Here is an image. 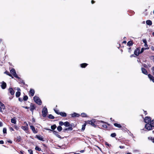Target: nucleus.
I'll use <instances>...</instances> for the list:
<instances>
[{
  "label": "nucleus",
  "instance_id": "f257e3e1",
  "mask_svg": "<svg viewBox=\"0 0 154 154\" xmlns=\"http://www.w3.org/2000/svg\"><path fill=\"white\" fill-rule=\"evenodd\" d=\"M144 121L146 123L145 126L146 129L148 130H151L153 129L154 127V120H151L150 117H145L144 119Z\"/></svg>",
  "mask_w": 154,
  "mask_h": 154
},
{
  "label": "nucleus",
  "instance_id": "f03ea898",
  "mask_svg": "<svg viewBox=\"0 0 154 154\" xmlns=\"http://www.w3.org/2000/svg\"><path fill=\"white\" fill-rule=\"evenodd\" d=\"M97 126H98L100 128L102 129H106L107 128V125L108 126H110V125L108 123L102 121L97 120Z\"/></svg>",
  "mask_w": 154,
  "mask_h": 154
},
{
  "label": "nucleus",
  "instance_id": "7ed1b4c3",
  "mask_svg": "<svg viewBox=\"0 0 154 154\" xmlns=\"http://www.w3.org/2000/svg\"><path fill=\"white\" fill-rule=\"evenodd\" d=\"M97 120L95 119H92L90 121H85V122H86L87 124H89L91 125L94 127H96L97 125Z\"/></svg>",
  "mask_w": 154,
  "mask_h": 154
},
{
  "label": "nucleus",
  "instance_id": "20e7f679",
  "mask_svg": "<svg viewBox=\"0 0 154 154\" xmlns=\"http://www.w3.org/2000/svg\"><path fill=\"white\" fill-rule=\"evenodd\" d=\"M33 100L37 104L39 105H41L42 104V101L38 97L36 96H34L33 97Z\"/></svg>",
  "mask_w": 154,
  "mask_h": 154
},
{
  "label": "nucleus",
  "instance_id": "39448f33",
  "mask_svg": "<svg viewBox=\"0 0 154 154\" xmlns=\"http://www.w3.org/2000/svg\"><path fill=\"white\" fill-rule=\"evenodd\" d=\"M45 129L46 130H47L53 131L54 134L56 135V136L57 137L60 139L62 138L61 136L60 135H59L58 134V132L57 131H52L51 129H50L48 128H45Z\"/></svg>",
  "mask_w": 154,
  "mask_h": 154
},
{
  "label": "nucleus",
  "instance_id": "423d86ee",
  "mask_svg": "<svg viewBox=\"0 0 154 154\" xmlns=\"http://www.w3.org/2000/svg\"><path fill=\"white\" fill-rule=\"evenodd\" d=\"M30 123L29 122V124L30 127V128L31 129L33 133L35 134L37 133L38 132L37 129V128L35 129L34 126L33 125H30Z\"/></svg>",
  "mask_w": 154,
  "mask_h": 154
},
{
  "label": "nucleus",
  "instance_id": "0eeeda50",
  "mask_svg": "<svg viewBox=\"0 0 154 154\" xmlns=\"http://www.w3.org/2000/svg\"><path fill=\"white\" fill-rule=\"evenodd\" d=\"M140 47H139L137 48L134 50V54L136 56H138L140 53Z\"/></svg>",
  "mask_w": 154,
  "mask_h": 154
},
{
  "label": "nucleus",
  "instance_id": "6e6552de",
  "mask_svg": "<svg viewBox=\"0 0 154 154\" xmlns=\"http://www.w3.org/2000/svg\"><path fill=\"white\" fill-rule=\"evenodd\" d=\"M42 115L44 117H46L48 113V110L46 107H44L42 112Z\"/></svg>",
  "mask_w": 154,
  "mask_h": 154
},
{
  "label": "nucleus",
  "instance_id": "1a4fd4ad",
  "mask_svg": "<svg viewBox=\"0 0 154 154\" xmlns=\"http://www.w3.org/2000/svg\"><path fill=\"white\" fill-rule=\"evenodd\" d=\"M10 72L14 77L15 78H18V76L16 74L15 70L14 68L11 69L10 70Z\"/></svg>",
  "mask_w": 154,
  "mask_h": 154
},
{
  "label": "nucleus",
  "instance_id": "9d476101",
  "mask_svg": "<svg viewBox=\"0 0 154 154\" xmlns=\"http://www.w3.org/2000/svg\"><path fill=\"white\" fill-rule=\"evenodd\" d=\"M30 110L31 111L32 113L33 112L34 110L36 108V106L35 105L32 103H31L30 104Z\"/></svg>",
  "mask_w": 154,
  "mask_h": 154
},
{
  "label": "nucleus",
  "instance_id": "9b49d317",
  "mask_svg": "<svg viewBox=\"0 0 154 154\" xmlns=\"http://www.w3.org/2000/svg\"><path fill=\"white\" fill-rule=\"evenodd\" d=\"M72 124H73L72 123L71 124V126H69V127L68 128H65L63 130V132L64 133L68 132L66 131H67L70 130L72 131L73 129V128H72Z\"/></svg>",
  "mask_w": 154,
  "mask_h": 154
},
{
  "label": "nucleus",
  "instance_id": "f8f14e48",
  "mask_svg": "<svg viewBox=\"0 0 154 154\" xmlns=\"http://www.w3.org/2000/svg\"><path fill=\"white\" fill-rule=\"evenodd\" d=\"M24 123L26 124V125L25 126H22L21 128L24 131H27L29 129L28 125L26 122H24Z\"/></svg>",
  "mask_w": 154,
  "mask_h": 154
},
{
  "label": "nucleus",
  "instance_id": "ddd939ff",
  "mask_svg": "<svg viewBox=\"0 0 154 154\" xmlns=\"http://www.w3.org/2000/svg\"><path fill=\"white\" fill-rule=\"evenodd\" d=\"M35 93V91L34 89L31 88L30 89L29 92V96L32 97L33 96L34 94Z\"/></svg>",
  "mask_w": 154,
  "mask_h": 154
},
{
  "label": "nucleus",
  "instance_id": "4468645a",
  "mask_svg": "<svg viewBox=\"0 0 154 154\" xmlns=\"http://www.w3.org/2000/svg\"><path fill=\"white\" fill-rule=\"evenodd\" d=\"M7 86V84L4 81L2 82V85H1V87L2 88V89H5Z\"/></svg>",
  "mask_w": 154,
  "mask_h": 154
},
{
  "label": "nucleus",
  "instance_id": "2eb2a0df",
  "mask_svg": "<svg viewBox=\"0 0 154 154\" xmlns=\"http://www.w3.org/2000/svg\"><path fill=\"white\" fill-rule=\"evenodd\" d=\"M71 115L72 117H78L80 116L79 114L76 112H74L73 113L71 114Z\"/></svg>",
  "mask_w": 154,
  "mask_h": 154
},
{
  "label": "nucleus",
  "instance_id": "dca6fc26",
  "mask_svg": "<svg viewBox=\"0 0 154 154\" xmlns=\"http://www.w3.org/2000/svg\"><path fill=\"white\" fill-rule=\"evenodd\" d=\"M35 137L37 138L38 140H40L42 141H44V140H43V138L41 136L36 135Z\"/></svg>",
  "mask_w": 154,
  "mask_h": 154
},
{
  "label": "nucleus",
  "instance_id": "f3484780",
  "mask_svg": "<svg viewBox=\"0 0 154 154\" xmlns=\"http://www.w3.org/2000/svg\"><path fill=\"white\" fill-rule=\"evenodd\" d=\"M148 76L150 80L154 83V77L150 74H148Z\"/></svg>",
  "mask_w": 154,
  "mask_h": 154
},
{
  "label": "nucleus",
  "instance_id": "a211bd4d",
  "mask_svg": "<svg viewBox=\"0 0 154 154\" xmlns=\"http://www.w3.org/2000/svg\"><path fill=\"white\" fill-rule=\"evenodd\" d=\"M18 79V81L19 82V83L20 84H23V85H24L25 84V82L24 81L21 79L20 77L18 76V78H16Z\"/></svg>",
  "mask_w": 154,
  "mask_h": 154
},
{
  "label": "nucleus",
  "instance_id": "6ab92c4d",
  "mask_svg": "<svg viewBox=\"0 0 154 154\" xmlns=\"http://www.w3.org/2000/svg\"><path fill=\"white\" fill-rule=\"evenodd\" d=\"M16 140V142H19L22 140L21 137L20 136H17L15 138Z\"/></svg>",
  "mask_w": 154,
  "mask_h": 154
},
{
  "label": "nucleus",
  "instance_id": "aec40b11",
  "mask_svg": "<svg viewBox=\"0 0 154 154\" xmlns=\"http://www.w3.org/2000/svg\"><path fill=\"white\" fill-rule=\"evenodd\" d=\"M8 91L11 95H14V91L12 88H9Z\"/></svg>",
  "mask_w": 154,
  "mask_h": 154
},
{
  "label": "nucleus",
  "instance_id": "412c9836",
  "mask_svg": "<svg viewBox=\"0 0 154 154\" xmlns=\"http://www.w3.org/2000/svg\"><path fill=\"white\" fill-rule=\"evenodd\" d=\"M141 70L142 72L144 74L147 75L148 72L144 68H141Z\"/></svg>",
  "mask_w": 154,
  "mask_h": 154
},
{
  "label": "nucleus",
  "instance_id": "4be33fe9",
  "mask_svg": "<svg viewBox=\"0 0 154 154\" xmlns=\"http://www.w3.org/2000/svg\"><path fill=\"white\" fill-rule=\"evenodd\" d=\"M88 65V64L87 63H82L80 65V66L82 68H85Z\"/></svg>",
  "mask_w": 154,
  "mask_h": 154
},
{
  "label": "nucleus",
  "instance_id": "5701e85b",
  "mask_svg": "<svg viewBox=\"0 0 154 154\" xmlns=\"http://www.w3.org/2000/svg\"><path fill=\"white\" fill-rule=\"evenodd\" d=\"M133 44L134 43L133 41L130 40L128 42L127 45H128L129 47H130L132 46Z\"/></svg>",
  "mask_w": 154,
  "mask_h": 154
},
{
  "label": "nucleus",
  "instance_id": "b1692460",
  "mask_svg": "<svg viewBox=\"0 0 154 154\" xmlns=\"http://www.w3.org/2000/svg\"><path fill=\"white\" fill-rule=\"evenodd\" d=\"M59 115L63 117H66V113L65 112H60Z\"/></svg>",
  "mask_w": 154,
  "mask_h": 154
},
{
  "label": "nucleus",
  "instance_id": "393cba45",
  "mask_svg": "<svg viewBox=\"0 0 154 154\" xmlns=\"http://www.w3.org/2000/svg\"><path fill=\"white\" fill-rule=\"evenodd\" d=\"M64 125H65L66 127L71 126V125L68 122H64Z\"/></svg>",
  "mask_w": 154,
  "mask_h": 154
},
{
  "label": "nucleus",
  "instance_id": "a878e982",
  "mask_svg": "<svg viewBox=\"0 0 154 154\" xmlns=\"http://www.w3.org/2000/svg\"><path fill=\"white\" fill-rule=\"evenodd\" d=\"M11 125L14 127L16 130L18 131L19 129V127L17 125L12 124Z\"/></svg>",
  "mask_w": 154,
  "mask_h": 154
},
{
  "label": "nucleus",
  "instance_id": "bb28decb",
  "mask_svg": "<svg viewBox=\"0 0 154 154\" xmlns=\"http://www.w3.org/2000/svg\"><path fill=\"white\" fill-rule=\"evenodd\" d=\"M146 23L149 25H151L152 24V22L150 20H148L146 21Z\"/></svg>",
  "mask_w": 154,
  "mask_h": 154
},
{
  "label": "nucleus",
  "instance_id": "cd10ccee",
  "mask_svg": "<svg viewBox=\"0 0 154 154\" xmlns=\"http://www.w3.org/2000/svg\"><path fill=\"white\" fill-rule=\"evenodd\" d=\"M114 125L116 127H117L118 128H122V126L120 124H118L116 123H115L114 124Z\"/></svg>",
  "mask_w": 154,
  "mask_h": 154
},
{
  "label": "nucleus",
  "instance_id": "c85d7f7f",
  "mask_svg": "<svg viewBox=\"0 0 154 154\" xmlns=\"http://www.w3.org/2000/svg\"><path fill=\"white\" fill-rule=\"evenodd\" d=\"M87 124L86 122H85V123L82 125L81 131H84L85 130V126Z\"/></svg>",
  "mask_w": 154,
  "mask_h": 154
},
{
  "label": "nucleus",
  "instance_id": "c756f323",
  "mask_svg": "<svg viewBox=\"0 0 154 154\" xmlns=\"http://www.w3.org/2000/svg\"><path fill=\"white\" fill-rule=\"evenodd\" d=\"M149 47L146 48H142L141 49V51H140V54L142 53L145 50L148 49H149Z\"/></svg>",
  "mask_w": 154,
  "mask_h": 154
},
{
  "label": "nucleus",
  "instance_id": "7c9ffc66",
  "mask_svg": "<svg viewBox=\"0 0 154 154\" xmlns=\"http://www.w3.org/2000/svg\"><path fill=\"white\" fill-rule=\"evenodd\" d=\"M11 122L12 123L16 124L17 122V121L15 118H13L11 120Z\"/></svg>",
  "mask_w": 154,
  "mask_h": 154
},
{
  "label": "nucleus",
  "instance_id": "2f4dec72",
  "mask_svg": "<svg viewBox=\"0 0 154 154\" xmlns=\"http://www.w3.org/2000/svg\"><path fill=\"white\" fill-rule=\"evenodd\" d=\"M5 73L7 75H9L10 77H12V78H13V77L12 76V75L9 72L6 71L5 72Z\"/></svg>",
  "mask_w": 154,
  "mask_h": 154
},
{
  "label": "nucleus",
  "instance_id": "473e14b6",
  "mask_svg": "<svg viewBox=\"0 0 154 154\" xmlns=\"http://www.w3.org/2000/svg\"><path fill=\"white\" fill-rule=\"evenodd\" d=\"M57 126L55 124H54L53 125H52L51 126V128L53 130H55Z\"/></svg>",
  "mask_w": 154,
  "mask_h": 154
},
{
  "label": "nucleus",
  "instance_id": "72a5a7b5",
  "mask_svg": "<svg viewBox=\"0 0 154 154\" xmlns=\"http://www.w3.org/2000/svg\"><path fill=\"white\" fill-rule=\"evenodd\" d=\"M21 94L20 92L17 91L16 93V96L17 97H20Z\"/></svg>",
  "mask_w": 154,
  "mask_h": 154
},
{
  "label": "nucleus",
  "instance_id": "f704fd0d",
  "mask_svg": "<svg viewBox=\"0 0 154 154\" xmlns=\"http://www.w3.org/2000/svg\"><path fill=\"white\" fill-rule=\"evenodd\" d=\"M81 116L82 117H87V114L84 112L82 113L81 114Z\"/></svg>",
  "mask_w": 154,
  "mask_h": 154
},
{
  "label": "nucleus",
  "instance_id": "c9c22d12",
  "mask_svg": "<svg viewBox=\"0 0 154 154\" xmlns=\"http://www.w3.org/2000/svg\"><path fill=\"white\" fill-rule=\"evenodd\" d=\"M57 130L59 131H61L62 130V128L60 126H59L57 127Z\"/></svg>",
  "mask_w": 154,
  "mask_h": 154
},
{
  "label": "nucleus",
  "instance_id": "e433bc0d",
  "mask_svg": "<svg viewBox=\"0 0 154 154\" xmlns=\"http://www.w3.org/2000/svg\"><path fill=\"white\" fill-rule=\"evenodd\" d=\"M4 106V107H3L2 106H0V112H3V111L2 110V109L3 110H4L5 109V105Z\"/></svg>",
  "mask_w": 154,
  "mask_h": 154
},
{
  "label": "nucleus",
  "instance_id": "4c0bfd02",
  "mask_svg": "<svg viewBox=\"0 0 154 154\" xmlns=\"http://www.w3.org/2000/svg\"><path fill=\"white\" fill-rule=\"evenodd\" d=\"M28 97L26 95H25L23 97V100L24 101H26L28 99Z\"/></svg>",
  "mask_w": 154,
  "mask_h": 154
},
{
  "label": "nucleus",
  "instance_id": "58836bf2",
  "mask_svg": "<svg viewBox=\"0 0 154 154\" xmlns=\"http://www.w3.org/2000/svg\"><path fill=\"white\" fill-rule=\"evenodd\" d=\"M148 139L149 140H151L153 143H154V137H148Z\"/></svg>",
  "mask_w": 154,
  "mask_h": 154
},
{
  "label": "nucleus",
  "instance_id": "ea45409f",
  "mask_svg": "<svg viewBox=\"0 0 154 154\" xmlns=\"http://www.w3.org/2000/svg\"><path fill=\"white\" fill-rule=\"evenodd\" d=\"M48 118L50 119H54V117L51 114H50L48 116Z\"/></svg>",
  "mask_w": 154,
  "mask_h": 154
},
{
  "label": "nucleus",
  "instance_id": "a19ab883",
  "mask_svg": "<svg viewBox=\"0 0 154 154\" xmlns=\"http://www.w3.org/2000/svg\"><path fill=\"white\" fill-rule=\"evenodd\" d=\"M116 136V134L115 133H112L110 135V136L111 137H115Z\"/></svg>",
  "mask_w": 154,
  "mask_h": 154
},
{
  "label": "nucleus",
  "instance_id": "79ce46f5",
  "mask_svg": "<svg viewBox=\"0 0 154 154\" xmlns=\"http://www.w3.org/2000/svg\"><path fill=\"white\" fill-rule=\"evenodd\" d=\"M35 149L38 151H40L41 150V148L39 147L38 146H36L35 148Z\"/></svg>",
  "mask_w": 154,
  "mask_h": 154
},
{
  "label": "nucleus",
  "instance_id": "37998d69",
  "mask_svg": "<svg viewBox=\"0 0 154 154\" xmlns=\"http://www.w3.org/2000/svg\"><path fill=\"white\" fill-rule=\"evenodd\" d=\"M105 144L109 148H110L111 146V145L109 144L107 142H105Z\"/></svg>",
  "mask_w": 154,
  "mask_h": 154
},
{
  "label": "nucleus",
  "instance_id": "c03bdc74",
  "mask_svg": "<svg viewBox=\"0 0 154 154\" xmlns=\"http://www.w3.org/2000/svg\"><path fill=\"white\" fill-rule=\"evenodd\" d=\"M3 132L4 134H7V129L5 128H3Z\"/></svg>",
  "mask_w": 154,
  "mask_h": 154
},
{
  "label": "nucleus",
  "instance_id": "a18cd8bd",
  "mask_svg": "<svg viewBox=\"0 0 154 154\" xmlns=\"http://www.w3.org/2000/svg\"><path fill=\"white\" fill-rule=\"evenodd\" d=\"M9 129L10 130V131H14V128H13V127H9Z\"/></svg>",
  "mask_w": 154,
  "mask_h": 154
},
{
  "label": "nucleus",
  "instance_id": "49530a36",
  "mask_svg": "<svg viewBox=\"0 0 154 154\" xmlns=\"http://www.w3.org/2000/svg\"><path fill=\"white\" fill-rule=\"evenodd\" d=\"M28 152L30 154H33L32 150L31 149L28 150Z\"/></svg>",
  "mask_w": 154,
  "mask_h": 154
},
{
  "label": "nucleus",
  "instance_id": "de8ad7c7",
  "mask_svg": "<svg viewBox=\"0 0 154 154\" xmlns=\"http://www.w3.org/2000/svg\"><path fill=\"white\" fill-rule=\"evenodd\" d=\"M64 122H63L62 121L60 122H59V125H60L59 126H62L63 125H64Z\"/></svg>",
  "mask_w": 154,
  "mask_h": 154
},
{
  "label": "nucleus",
  "instance_id": "09e8293b",
  "mask_svg": "<svg viewBox=\"0 0 154 154\" xmlns=\"http://www.w3.org/2000/svg\"><path fill=\"white\" fill-rule=\"evenodd\" d=\"M54 111L57 114H59L60 112H59V110H56V109H54Z\"/></svg>",
  "mask_w": 154,
  "mask_h": 154
},
{
  "label": "nucleus",
  "instance_id": "8fccbe9b",
  "mask_svg": "<svg viewBox=\"0 0 154 154\" xmlns=\"http://www.w3.org/2000/svg\"><path fill=\"white\" fill-rule=\"evenodd\" d=\"M132 51L131 48H128V52L130 53H131Z\"/></svg>",
  "mask_w": 154,
  "mask_h": 154
},
{
  "label": "nucleus",
  "instance_id": "3c124183",
  "mask_svg": "<svg viewBox=\"0 0 154 154\" xmlns=\"http://www.w3.org/2000/svg\"><path fill=\"white\" fill-rule=\"evenodd\" d=\"M0 105L3 107H4V104L0 101Z\"/></svg>",
  "mask_w": 154,
  "mask_h": 154
},
{
  "label": "nucleus",
  "instance_id": "603ef678",
  "mask_svg": "<svg viewBox=\"0 0 154 154\" xmlns=\"http://www.w3.org/2000/svg\"><path fill=\"white\" fill-rule=\"evenodd\" d=\"M151 69L152 72H153V74L154 75V66H153L152 68Z\"/></svg>",
  "mask_w": 154,
  "mask_h": 154
},
{
  "label": "nucleus",
  "instance_id": "864d4df0",
  "mask_svg": "<svg viewBox=\"0 0 154 154\" xmlns=\"http://www.w3.org/2000/svg\"><path fill=\"white\" fill-rule=\"evenodd\" d=\"M143 42L144 43V44H145V43H147L146 40V39H143Z\"/></svg>",
  "mask_w": 154,
  "mask_h": 154
},
{
  "label": "nucleus",
  "instance_id": "5fc2aeb1",
  "mask_svg": "<svg viewBox=\"0 0 154 154\" xmlns=\"http://www.w3.org/2000/svg\"><path fill=\"white\" fill-rule=\"evenodd\" d=\"M18 100L20 101L21 102H22L23 100V99L21 98H18Z\"/></svg>",
  "mask_w": 154,
  "mask_h": 154
},
{
  "label": "nucleus",
  "instance_id": "6e6d98bb",
  "mask_svg": "<svg viewBox=\"0 0 154 154\" xmlns=\"http://www.w3.org/2000/svg\"><path fill=\"white\" fill-rule=\"evenodd\" d=\"M4 143V141L2 140H0V144H3Z\"/></svg>",
  "mask_w": 154,
  "mask_h": 154
},
{
  "label": "nucleus",
  "instance_id": "4d7b16f0",
  "mask_svg": "<svg viewBox=\"0 0 154 154\" xmlns=\"http://www.w3.org/2000/svg\"><path fill=\"white\" fill-rule=\"evenodd\" d=\"M22 107L23 108H25L26 109H28L29 108V107H28V106H23Z\"/></svg>",
  "mask_w": 154,
  "mask_h": 154
},
{
  "label": "nucleus",
  "instance_id": "13d9d810",
  "mask_svg": "<svg viewBox=\"0 0 154 154\" xmlns=\"http://www.w3.org/2000/svg\"><path fill=\"white\" fill-rule=\"evenodd\" d=\"M119 147L120 149H124L125 148V146H119Z\"/></svg>",
  "mask_w": 154,
  "mask_h": 154
},
{
  "label": "nucleus",
  "instance_id": "bf43d9fd",
  "mask_svg": "<svg viewBox=\"0 0 154 154\" xmlns=\"http://www.w3.org/2000/svg\"><path fill=\"white\" fill-rule=\"evenodd\" d=\"M143 111H144V113L145 115L147 114V112L146 111L144 110H143Z\"/></svg>",
  "mask_w": 154,
  "mask_h": 154
},
{
  "label": "nucleus",
  "instance_id": "052dcab7",
  "mask_svg": "<svg viewBox=\"0 0 154 154\" xmlns=\"http://www.w3.org/2000/svg\"><path fill=\"white\" fill-rule=\"evenodd\" d=\"M7 142L8 143H12V141L11 140H8Z\"/></svg>",
  "mask_w": 154,
  "mask_h": 154
},
{
  "label": "nucleus",
  "instance_id": "680f3d73",
  "mask_svg": "<svg viewBox=\"0 0 154 154\" xmlns=\"http://www.w3.org/2000/svg\"><path fill=\"white\" fill-rule=\"evenodd\" d=\"M110 120L112 122H115L114 119H113L112 118H110Z\"/></svg>",
  "mask_w": 154,
  "mask_h": 154
},
{
  "label": "nucleus",
  "instance_id": "e2e57ef3",
  "mask_svg": "<svg viewBox=\"0 0 154 154\" xmlns=\"http://www.w3.org/2000/svg\"><path fill=\"white\" fill-rule=\"evenodd\" d=\"M95 3V1H94V0H92L91 1V3H92V4H94Z\"/></svg>",
  "mask_w": 154,
  "mask_h": 154
},
{
  "label": "nucleus",
  "instance_id": "0e129e2a",
  "mask_svg": "<svg viewBox=\"0 0 154 154\" xmlns=\"http://www.w3.org/2000/svg\"><path fill=\"white\" fill-rule=\"evenodd\" d=\"M134 54H132L130 55V57H135V56L134 55Z\"/></svg>",
  "mask_w": 154,
  "mask_h": 154
},
{
  "label": "nucleus",
  "instance_id": "69168bd1",
  "mask_svg": "<svg viewBox=\"0 0 154 154\" xmlns=\"http://www.w3.org/2000/svg\"><path fill=\"white\" fill-rule=\"evenodd\" d=\"M114 129L113 128H112V127H109L108 128V130H112V129Z\"/></svg>",
  "mask_w": 154,
  "mask_h": 154
},
{
  "label": "nucleus",
  "instance_id": "338daca9",
  "mask_svg": "<svg viewBox=\"0 0 154 154\" xmlns=\"http://www.w3.org/2000/svg\"><path fill=\"white\" fill-rule=\"evenodd\" d=\"M151 50H152L153 51H154V48L153 46H152L151 47Z\"/></svg>",
  "mask_w": 154,
  "mask_h": 154
},
{
  "label": "nucleus",
  "instance_id": "774afa93",
  "mask_svg": "<svg viewBox=\"0 0 154 154\" xmlns=\"http://www.w3.org/2000/svg\"><path fill=\"white\" fill-rule=\"evenodd\" d=\"M23 152H24L23 151H20V154H23Z\"/></svg>",
  "mask_w": 154,
  "mask_h": 154
}]
</instances>
